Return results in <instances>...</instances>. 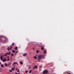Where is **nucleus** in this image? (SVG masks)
<instances>
[{"label": "nucleus", "mask_w": 74, "mask_h": 74, "mask_svg": "<svg viewBox=\"0 0 74 74\" xmlns=\"http://www.w3.org/2000/svg\"><path fill=\"white\" fill-rule=\"evenodd\" d=\"M5 65L6 66H7V63H5Z\"/></svg>", "instance_id": "f8f14e48"}, {"label": "nucleus", "mask_w": 74, "mask_h": 74, "mask_svg": "<svg viewBox=\"0 0 74 74\" xmlns=\"http://www.w3.org/2000/svg\"><path fill=\"white\" fill-rule=\"evenodd\" d=\"M10 47L11 48H12V46H10Z\"/></svg>", "instance_id": "e433bc0d"}, {"label": "nucleus", "mask_w": 74, "mask_h": 74, "mask_svg": "<svg viewBox=\"0 0 74 74\" xmlns=\"http://www.w3.org/2000/svg\"><path fill=\"white\" fill-rule=\"evenodd\" d=\"M40 52V51H39V50H38L36 51V52L37 53H38V52Z\"/></svg>", "instance_id": "dca6fc26"}, {"label": "nucleus", "mask_w": 74, "mask_h": 74, "mask_svg": "<svg viewBox=\"0 0 74 74\" xmlns=\"http://www.w3.org/2000/svg\"><path fill=\"white\" fill-rule=\"evenodd\" d=\"M3 66H4V65L3 64H1V66L2 68H3Z\"/></svg>", "instance_id": "ddd939ff"}, {"label": "nucleus", "mask_w": 74, "mask_h": 74, "mask_svg": "<svg viewBox=\"0 0 74 74\" xmlns=\"http://www.w3.org/2000/svg\"><path fill=\"white\" fill-rule=\"evenodd\" d=\"M12 49V48H10V50H11Z\"/></svg>", "instance_id": "c9c22d12"}, {"label": "nucleus", "mask_w": 74, "mask_h": 74, "mask_svg": "<svg viewBox=\"0 0 74 74\" xmlns=\"http://www.w3.org/2000/svg\"><path fill=\"white\" fill-rule=\"evenodd\" d=\"M11 56H14V54H13V53L11 54Z\"/></svg>", "instance_id": "b1692460"}, {"label": "nucleus", "mask_w": 74, "mask_h": 74, "mask_svg": "<svg viewBox=\"0 0 74 74\" xmlns=\"http://www.w3.org/2000/svg\"><path fill=\"white\" fill-rule=\"evenodd\" d=\"M40 74H42V73H40Z\"/></svg>", "instance_id": "a18cd8bd"}, {"label": "nucleus", "mask_w": 74, "mask_h": 74, "mask_svg": "<svg viewBox=\"0 0 74 74\" xmlns=\"http://www.w3.org/2000/svg\"><path fill=\"white\" fill-rule=\"evenodd\" d=\"M33 50H34V48L33 47Z\"/></svg>", "instance_id": "f704fd0d"}, {"label": "nucleus", "mask_w": 74, "mask_h": 74, "mask_svg": "<svg viewBox=\"0 0 74 74\" xmlns=\"http://www.w3.org/2000/svg\"><path fill=\"white\" fill-rule=\"evenodd\" d=\"M33 70H35V68H34V67L33 68Z\"/></svg>", "instance_id": "cd10ccee"}, {"label": "nucleus", "mask_w": 74, "mask_h": 74, "mask_svg": "<svg viewBox=\"0 0 74 74\" xmlns=\"http://www.w3.org/2000/svg\"><path fill=\"white\" fill-rule=\"evenodd\" d=\"M6 61V59L5 58H4L3 61V62H5Z\"/></svg>", "instance_id": "423d86ee"}, {"label": "nucleus", "mask_w": 74, "mask_h": 74, "mask_svg": "<svg viewBox=\"0 0 74 74\" xmlns=\"http://www.w3.org/2000/svg\"><path fill=\"white\" fill-rule=\"evenodd\" d=\"M38 57L40 59H42V55H39L38 56Z\"/></svg>", "instance_id": "7ed1b4c3"}, {"label": "nucleus", "mask_w": 74, "mask_h": 74, "mask_svg": "<svg viewBox=\"0 0 74 74\" xmlns=\"http://www.w3.org/2000/svg\"><path fill=\"white\" fill-rule=\"evenodd\" d=\"M14 69H15V67H14V68H12V71H14Z\"/></svg>", "instance_id": "9b49d317"}, {"label": "nucleus", "mask_w": 74, "mask_h": 74, "mask_svg": "<svg viewBox=\"0 0 74 74\" xmlns=\"http://www.w3.org/2000/svg\"><path fill=\"white\" fill-rule=\"evenodd\" d=\"M39 60H40V58L38 59Z\"/></svg>", "instance_id": "2f4dec72"}, {"label": "nucleus", "mask_w": 74, "mask_h": 74, "mask_svg": "<svg viewBox=\"0 0 74 74\" xmlns=\"http://www.w3.org/2000/svg\"><path fill=\"white\" fill-rule=\"evenodd\" d=\"M15 74H17V73H16Z\"/></svg>", "instance_id": "a19ab883"}, {"label": "nucleus", "mask_w": 74, "mask_h": 74, "mask_svg": "<svg viewBox=\"0 0 74 74\" xmlns=\"http://www.w3.org/2000/svg\"><path fill=\"white\" fill-rule=\"evenodd\" d=\"M19 74V73H18V74Z\"/></svg>", "instance_id": "c03bdc74"}, {"label": "nucleus", "mask_w": 74, "mask_h": 74, "mask_svg": "<svg viewBox=\"0 0 74 74\" xmlns=\"http://www.w3.org/2000/svg\"><path fill=\"white\" fill-rule=\"evenodd\" d=\"M10 60V59L9 58H8L7 60V61H9Z\"/></svg>", "instance_id": "393cba45"}, {"label": "nucleus", "mask_w": 74, "mask_h": 74, "mask_svg": "<svg viewBox=\"0 0 74 74\" xmlns=\"http://www.w3.org/2000/svg\"><path fill=\"white\" fill-rule=\"evenodd\" d=\"M16 64H17V65H18V63L17 62H16Z\"/></svg>", "instance_id": "bb28decb"}, {"label": "nucleus", "mask_w": 74, "mask_h": 74, "mask_svg": "<svg viewBox=\"0 0 74 74\" xmlns=\"http://www.w3.org/2000/svg\"><path fill=\"white\" fill-rule=\"evenodd\" d=\"M16 70H18V69H16Z\"/></svg>", "instance_id": "58836bf2"}, {"label": "nucleus", "mask_w": 74, "mask_h": 74, "mask_svg": "<svg viewBox=\"0 0 74 74\" xmlns=\"http://www.w3.org/2000/svg\"><path fill=\"white\" fill-rule=\"evenodd\" d=\"M46 53V51L45 50H44V53Z\"/></svg>", "instance_id": "5701e85b"}, {"label": "nucleus", "mask_w": 74, "mask_h": 74, "mask_svg": "<svg viewBox=\"0 0 74 74\" xmlns=\"http://www.w3.org/2000/svg\"><path fill=\"white\" fill-rule=\"evenodd\" d=\"M15 54H16V53H15Z\"/></svg>", "instance_id": "37998d69"}, {"label": "nucleus", "mask_w": 74, "mask_h": 74, "mask_svg": "<svg viewBox=\"0 0 74 74\" xmlns=\"http://www.w3.org/2000/svg\"><path fill=\"white\" fill-rule=\"evenodd\" d=\"M11 62H9L8 64V65L9 66H11Z\"/></svg>", "instance_id": "20e7f679"}, {"label": "nucleus", "mask_w": 74, "mask_h": 74, "mask_svg": "<svg viewBox=\"0 0 74 74\" xmlns=\"http://www.w3.org/2000/svg\"><path fill=\"white\" fill-rule=\"evenodd\" d=\"M16 53H18V51H17L16 52Z\"/></svg>", "instance_id": "4c0bfd02"}, {"label": "nucleus", "mask_w": 74, "mask_h": 74, "mask_svg": "<svg viewBox=\"0 0 74 74\" xmlns=\"http://www.w3.org/2000/svg\"><path fill=\"white\" fill-rule=\"evenodd\" d=\"M10 53H11V52H10L9 53H7L6 54H7V55H10Z\"/></svg>", "instance_id": "0eeeda50"}, {"label": "nucleus", "mask_w": 74, "mask_h": 74, "mask_svg": "<svg viewBox=\"0 0 74 74\" xmlns=\"http://www.w3.org/2000/svg\"><path fill=\"white\" fill-rule=\"evenodd\" d=\"M34 58H35V59H37V57H36V56H35L34 57Z\"/></svg>", "instance_id": "4468645a"}, {"label": "nucleus", "mask_w": 74, "mask_h": 74, "mask_svg": "<svg viewBox=\"0 0 74 74\" xmlns=\"http://www.w3.org/2000/svg\"><path fill=\"white\" fill-rule=\"evenodd\" d=\"M34 67L35 68V69H37V66H34Z\"/></svg>", "instance_id": "a211bd4d"}, {"label": "nucleus", "mask_w": 74, "mask_h": 74, "mask_svg": "<svg viewBox=\"0 0 74 74\" xmlns=\"http://www.w3.org/2000/svg\"><path fill=\"white\" fill-rule=\"evenodd\" d=\"M45 56H46V55L43 54L42 55V58L43 59H45Z\"/></svg>", "instance_id": "f03ea898"}, {"label": "nucleus", "mask_w": 74, "mask_h": 74, "mask_svg": "<svg viewBox=\"0 0 74 74\" xmlns=\"http://www.w3.org/2000/svg\"><path fill=\"white\" fill-rule=\"evenodd\" d=\"M7 53H6L4 55V56H7Z\"/></svg>", "instance_id": "f3484780"}, {"label": "nucleus", "mask_w": 74, "mask_h": 74, "mask_svg": "<svg viewBox=\"0 0 74 74\" xmlns=\"http://www.w3.org/2000/svg\"><path fill=\"white\" fill-rule=\"evenodd\" d=\"M10 72H12V71H11V70H10Z\"/></svg>", "instance_id": "7c9ffc66"}, {"label": "nucleus", "mask_w": 74, "mask_h": 74, "mask_svg": "<svg viewBox=\"0 0 74 74\" xmlns=\"http://www.w3.org/2000/svg\"><path fill=\"white\" fill-rule=\"evenodd\" d=\"M17 48H18V47H16L15 48V49L16 50H17Z\"/></svg>", "instance_id": "6ab92c4d"}, {"label": "nucleus", "mask_w": 74, "mask_h": 74, "mask_svg": "<svg viewBox=\"0 0 74 74\" xmlns=\"http://www.w3.org/2000/svg\"><path fill=\"white\" fill-rule=\"evenodd\" d=\"M44 47H42L41 48L42 50H44Z\"/></svg>", "instance_id": "2eb2a0df"}, {"label": "nucleus", "mask_w": 74, "mask_h": 74, "mask_svg": "<svg viewBox=\"0 0 74 74\" xmlns=\"http://www.w3.org/2000/svg\"><path fill=\"white\" fill-rule=\"evenodd\" d=\"M20 64H23V62H22L20 61Z\"/></svg>", "instance_id": "9d476101"}, {"label": "nucleus", "mask_w": 74, "mask_h": 74, "mask_svg": "<svg viewBox=\"0 0 74 74\" xmlns=\"http://www.w3.org/2000/svg\"><path fill=\"white\" fill-rule=\"evenodd\" d=\"M31 72H32V70H30V71H29V73H31Z\"/></svg>", "instance_id": "4be33fe9"}, {"label": "nucleus", "mask_w": 74, "mask_h": 74, "mask_svg": "<svg viewBox=\"0 0 74 74\" xmlns=\"http://www.w3.org/2000/svg\"><path fill=\"white\" fill-rule=\"evenodd\" d=\"M14 64H16V62H14Z\"/></svg>", "instance_id": "c756f323"}, {"label": "nucleus", "mask_w": 74, "mask_h": 74, "mask_svg": "<svg viewBox=\"0 0 74 74\" xmlns=\"http://www.w3.org/2000/svg\"><path fill=\"white\" fill-rule=\"evenodd\" d=\"M18 70V72H19V69H17Z\"/></svg>", "instance_id": "c85d7f7f"}, {"label": "nucleus", "mask_w": 74, "mask_h": 74, "mask_svg": "<svg viewBox=\"0 0 74 74\" xmlns=\"http://www.w3.org/2000/svg\"><path fill=\"white\" fill-rule=\"evenodd\" d=\"M8 59H9L8 58H9V56H8Z\"/></svg>", "instance_id": "473e14b6"}, {"label": "nucleus", "mask_w": 74, "mask_h": 74, "mask_svg": "<svg viewBox=\"0 0 74 74\" xmlns=\"http://www.w3.org/2000/svg\"><path fill=\"white\" fill-rule=\"evenodd\" d=\"M0 65H1V62H0Z\"/></svg>", "instance_id": "72a5a7b5"}, {"label": "nucleus", "mask_w": 74, "mask_h": 74, "mask_svg": "<svg viewBox=\"0 0 74 74\" xmlns=\"http://www.w3.org/2000/svg\"><path fill=\"white\" fill-rule=\"evenodd\" d=\"M26 55H27V54L26 53H25L23 55V56H26Z\"/></svg>", "instance_id": "39448f33"}, {"label": "nucleus", "mask_w": 74, "mask_h": 74, "mask_svg": "<svg viewBox=\"0 0 74 74\" xmlns=\"http://www.w3.org/2000/svg\"><path fill=\"white\" fill-rule=\"evenodd\" d=\"M0 59L1 60H2L3 59V56H1V57Z\"/></svg>", "instance_id": "6e6552de"}, {"label": "nucleus", "mask_w": 74, "mask_h": 74, "mask_svg": "<svg viewBox=\"0 0 74 74\" xmlns=\"http://www.w3.org/2000/svg\"><path fill=\"white\" fill-rule=\"evenodd\" d=\"M68 74H71V73H68Z\"/></svg>", "instance_id": "ea45409f"}, {"label": "nucleus", "mask_w": 74, "mask_h": 74, "mask_svg": "<svg viewBox=\"0 0 74 74\" xmlns=\"http://www.w3.org/2000/svg\"><path fill=\"white\" fill-rule=\"evenodd\" d=\"M29 71H25V73H28Z\"/></svg>", "instance_id": "412c9836"}, {"label": "nucleus", "mask_w": 74, "mask_h": 74, "mask_svg": "<svg viewBox=\"0 0 74 74\" xmlns=\"http://www.w3.org/2000/svg\"><path fill=\"white\" fill-rule=\"evenodd\" d=\"M7 49H8V51L10 50V47H8L7 48Z\"/></svg>", "instance_id": "aec40b11"}, {"label": "nucleus", "mask_w": 74, "mask_h": 74, "mask_svg": "<svg viewBox=\"0 0 74 74\" xmlns=\"http://www.w3.org/2000/svg\"><path fill=\"white\" fill-rule=\"evenodd\" d=\"M48 72V71L46 70H45L43 72V74H46Z\"/></svg>", "instance_id": "f257e3e1"}, {"label": "nucleus", "mask_w": 74, "mask_h": 74, "mask_svg": "<svg viewBox=\"0 0 74 74\" xmlns=\"http://www.w3.org/2000/svg\"><path fill=\"white\" fill-rule=\"evenodd\" d=\"M29 69H30V67H29Z\"/></svg>", "instance_id": "79ce46f5"}, {"label": "nucleus", "mask_w": 74, "mask_h": 74, "mask_svg": "<svg viewBox=\"0 0 74 74\" xmlns=\"http://www.w3.org/2000/svg\"><path fill=\"white\" fill-rule=\"evenodd\" d=\"M14 45V43H12V45Z\"/></svg>", "instance_id": "a878e982"}, {"label": "nucleus", "mask_w": 74, "mask_h": 74, "mask_svg": "<svg viewBox=\"0 0 74 74\" xmlns=\"http://www.w3.org/2000/svg\"><path fill=\"white\" fill-rule=\"evenodd\" d=\"M12 52L13 53H15V50H12Z\"/></svg>", "instance_id": "1a4fd4ad"}]
</instances>
